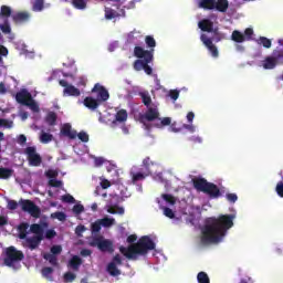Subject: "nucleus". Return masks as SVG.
Masks as SVG:
<instances>
[{"label": "nucleus", "instance_id": "1", "mask_svg": "<svg viewBox=\"0 0 283 283\" xmlns=\"http://www.w3.org/2000/svg\"><path fill=\"white\" fill-rule=\"evenodd\" d=\"M235 214H220L205 220L201 229L202 244H216L227 235V231L233 227Z\"/></svg>", "mask_w": 283, "mask_h": 283}, {"label": "nucleus", "instance_id": "2", "mask_svg": "<svg viewBox=\"0 0 283 283\" xmlns=\"http://www.w3.org/2000/svg\"><path fill=\"white\" fill-rule=\"evenodd\" d=\"M156 249V243L148 235L140 237L136 243L128 245L127 248L120 247V254L127 260L136 261L138 255H147L149 251Z\"/></svg>", "mask_w": 283, "mask_h": 283}, {"label": "nucleus", "instance_id": "3", "mask_svg": "<svg viewBox=\"0 0 283 283\" xmlns=\"http://www.w3.org/2000/svg\"><path fill=\"white\" fill-rule=\"evenodd\" d=\"M134 56L136 59H142V60H136L133 64V67L136 72H140L144 70L145 74L148 76H151L154 74V69L149 66V63L154 61V50H145L142 46H135L134 48Z\"/></svg>", "mask_w": 283, "mask_h": 283}, {"label": "nucleus", "instance_id": "4", "mask_svg": "<svg viewBox=\"0 0 283 283\" xmlns=\"http://www.w3.org/2000/svg\"><path fill=\"white\" fill-rule=\"evenodd\" d=\"M7 202V209H9V211H15V209H19L20 205L24 213H30L32 218H41V208L32 200L20 199L19 202H17V200L8 199Z\"/></svg>", "mask_w": 283, "mask_h": 283}, {"label": "nucleus", "instance_id": "5", "mask_svg": "<svg viewBox=\"0 0 283 283\" xmlns=\"http://www.w3.org/2000/svg\"><path fill=\"white\" fill-rule=\"evenodd\" d=\"M192 185L197 191L207 193L209 198H220V196H222L220 188H218L216 184L207 181L205 178L192 179Z\"/></svg>", "mask_w": 283, "mask_h": 283}, {"label": "nucleus", "instance_id": "6", "mask_svg": "<svg viewBox=\"0 0 283 283\" xmlns=\"http://www.w3.org/2000/svg\"><path fill=\"white\" fill-rule=\"evenodd\" d=\"M15 101L20 105H25V107H30L32 112H39V104L34 102L32 98V94L28 92V90L23 88L15 94Z\"/></svg>", "mask_w": 283, "mask_h": 283}, {"label": "nucleus", "instance_id": "7", "mask_svg": "<svg viewBox=\"0 0 283 283\" xmlns=\"http://www.w3.org/2000/svg\"><path fill=\"white\" fill-rule=\"evenodd\" d=\"M25 258L23 251L17 250L14 247L7 248L6 258L3 260L6 266H14L17 262H21Z\"/></svg>", "mask_w": 283, "mask_h": 283}, {"label": "nucleus", "instance_id": "8", "mask_svg": "<svg viewBox=\"0 0 283 283\" xmlns=\"http://www.w3.org/2000/svg\"><path fill=\"white\" fill-rule=\"evenodd\" d=\"M91 247H97L103 253H114V243L112 241L103 239V237H96L92 240Z\"/></svg>", "mask_w": 283, "mask_h": 283}, {"label": "nucleus", "instance_id": "9", "mask_svg": "<svg viewBox=\"0 0 283 283\" xmlns=\"http://www.w3.org/2000/svg\"><path fill=\"white\" fill-rule=\"evenodd\" d=\"M24 154L28 158L29 165L31 167H41V163H43V158L39 153H36V147L29 146L24 149Z\"/></svg>", "mask_w": 283, "mask_h": 283}, {"label": "nucleus", "instance_id": "10", "mask_svg": "<svg viewBox=\"0 0 283 283\" xmlns=\"http://www.w3.org/2000/svg\"><path fill=\"white\" fill-rule=\"evenodd\" d=\"M200 41L203 43V45H206L207 50H209V52L211 53V56H213V59H218V56H220V53L218 52V46H216V44H213V40H211V38L207 36V34L202 33L200 35Z\"/></svg>", "mask_w": 283, "mask_h": 283}, {"label": "nucleus", "instance_id": "11", "mask_svg": "<svg viewBox=\"0 0 283 283\" xmlns=\"http://www.w3.org/2000/svg\"><path fill=\"white\" fill-rule=\"evenodd\" d=\"M200 41L203 43V45H206L207 50H209V52L211 53V56H213V59H218V56H220V53L218 52V46H216V44H213V40H211V38L207 36V34L202 33L200 35Z\"/></svg>", "mask_w": 283, "mask_h": 283}, {"label": "nucleus", "instance_id": "12", "mask_svg": "<svg viewBox=\"0 0 283 283\" xmlns=\"http://www.w3.org/2000/svg\"><path fill=\"white\" fill-rule=\"evenodd\" d=\"M92 92L97 93V101H99V103H105L106 101H109V92L107 91V88H105V86L97 83L92 88Z\"/></svg>", "mask_w": 283, "mask_h": 283}, {"label": "nucleus", "instance_id": "13", "mask_svg": "<svg viewBox=\"0 0 283 283\" xmlns=\"http://www.w3.org/2000/svg\"><path fill=\"white\" fill-rule=\"evenodd\" d=\"M160 117V112H158V107H148L146 113L142 116V120H147L148 123H153V120H157Z\"/></svg>", "mask_w": 283, "mask_h": 283}, {"label": "nucleus", "instance_id": "14", "mask_svg": "<svg viewBox=\"0 0 283 283\" xmlns=\"http://www.w3.org/2000/svg\"><path fill=\"white\" fill-rule=\"evenodd\" d=\"M24 240H25L24 247H28V249H30L31 251H34V249H36L39 244H41V242L43 241V234L33 235Z\"/></svg>", "mask_w": 283, "mask_h": 283}, {"label": "nucleus", "instance_id": "15", "mask_svg": "<svg viewBox=\"0 0 283 283\" xmlns=\"http://www.w3.org/2000/svg\"><path fill=\"white\" fill-rule=\"evenodd\" d=\"M30 12L20 11L12 15V20L14 23H28V21H30Z\"/></svg>", "mask_w": 283, "mask_h": 283}, {"label": "nucleus", "instance_id": "16", "mask_svg": "<svg viewBox=\"0 0 283 283\" xmlns=\"http://www.w3.org/2000/svg\"><path fill=\"white\" fill-rule=\"evenodd\" d=\"M198 28L201 29V32H213L216 29H213V21L209 19H203L198 22Z\"/></svg>", "mask_w": 283, "mask_h": 283}, {"label": "nucleus", "instance_id": "17", "mask_svg": "<svg viewBox=\"0 0 283 283\" xmlns=\"http://www.w3.org/2000/svg\"><path fill=\"white\" fill-rule=\"evenodd\" d=\"M83 103L87 107V109H92L93 112L95 109H98V106L101 105V101H98L92 96L85 97Z\"/></svg>", "mask_w": 283, "mask_h": 283}, {"label": "nucleus", "instance_id": "18", "mask_svg": "<svg viewBox=\"0 0 283 283\" xmlns=\"http://www.w3.org/2000/svg\"><path fill=\"white\" fill-rule=\"evenodd\" d=\"M81 264H83V259L78 255H73L67 264L69 269H72V271H78L81 269Z\"/></svg>", "mask_w": 283, "mask_h": 283}, {"label": "nucleus", "instance_id": "19", "mask_svg": "<svg viewBox=\"0 0 283 283\" xmlns=\"http://www.w3.org/2000/svg\"><path fill=\"white\" fill-rule=\"evenodd\" d=\"M61 135L74 140L76 138V130H72V125L64 124L61 128Z\"/></svg>", "mask_w": 283, "mask_h": 283}, {"label": "nucleus", "instance_id": "20", "mask_svg": "<svg viewBox=\"0 0 283 283\" xmlns=\"http://www.w3.org/2000/svg\"><path fill=\"white\" fill-rule=\"evenodd\" d=\"M262 67H263V70H275V67H277V62L275 61L273 55L272 56H266L262 61Z\"/></svg>", "mask_w": 283, "mask_h": 283}, {"label": "nucleus", "instance_id": "21", "mask_svg": "<svg viewBox=\"0 0 283 283\" xmlns=\"http://www.w3.org/2000/svg\"><path fill=\"white\" fill-rule=\"evenodd\" d=\"M214 10L217 12H227L229 10V0H214Z\"/></svg>", "mask_w": 283, "mask_h": 283}, {"label": "nucleus", "instance_id": "22", "mask_svg": "<svg viewBox=\"0 0 283 283\" xmlns=\"http://www.w3.org/2000/svg\"><path fill=\"white\" fill-rule=\"evenodd\" d=\"M127 111L125 109H119L116 114H115V119L113 120V125H116V123H127Z\"/></svg>", "mask_w": 283, "mask_h": 283}, {"label": "nucleus", "instance_id": "23", "mask_svg": "<svg viewBox=\"0 0 283 283\" xmlns=\"http://www.w3.org/2000/svg\"><path fill=\"white\" fill-rule=\"evenodd\" d=\"M29 227L30 226L28 223H25V222H22V223L19 224V227H18V232H19L18 238L20 240H25L28 238V229H29Z\"/></svg>", "mask_w": 283, "mask_h": 283}, {"label": "nucleus", "instance_id": "24", "mask_svg": "<svg viewBox=\"0 0 283 283\" xmlns=\"http://www.w3.org/2000/svg\"><path fill=\"white\" fill-rule=\"evenodd\" d=\"M216 0H200L198 2V8L201 10H214Z\"/></svg>", "mask_w": 283, "mask_h": 283}, {"label": "nucleus", "instance_id": "25", "mask_svg": "<svg viewBox=\"0 0 283 283\" xmlns=\"http://www.w3.org/2000/svg\"><path fill=\"white\" fill-rule=\"evenodd\" d=\"M63 92H64V96H81V90L76 88L72 84H69Z\"/></svg>", "mask_w": 283, "mask_h": 283}, {"label": "nucleus", "instance_id": "26", "mask_svg": "<svg viewBox=\"0 0 283 283\" xmlns=\"http://www.w3.org/2000/svg\"><path fill=\"white\" fill-rule=\"evenodd\" d=\"M272 56L274 57V61L276 62L277 65H283V48H276L272 52Z\"/></svg>", "mask_w": 283, "mask_h": 283}, {"label": "nucleus", "instance_id": "27", "mask_svg": "<svg viewBox=\"0 0 283 283\" xmlns=\"http://www.w3.org/2000/svg\"><path fill=\"white\" fill-rule=\"evenodd\" d=\"M107 213H112V216H124L125 208L118 206H108Z\"/></svg>", "mask_w": 283, "mask_h": 283}, {"label": "nucleus", "instance_id": "28", "mask_svg": "<svg viewBox=\"0 0 283 283\" xmlns=\"http://www.w3.org/2000/svg\"><path fill=\"white\" fill-rule=\"evenodd\" d=\"M231 41H234V43H244L245 38H244V33L234 30L231 34Z\"/></svg>", "mask_w": 283, "mask_h": 283}, {"label": "nucleus", "instance_id": "29", "mask_svg": "<svg viewBox=\"0 0 283 283\" xmlns=\"http://www.w3.org/2000/svg\"><path fill=\"white\" fill-rule=\"evenodd\" d=\"M106 271L112 275V277H118V275H120V270L114 263H108Z\"/></svg>", "mask_w": 283, "mask_h": 283}, {"label": "nucleus", "instance_id": "30", "mask_svg": "<svg viewBox=\"0 0 283 283\" xmlns=\"http://www.w3.org/2000/svg\"><path fill=\"white\" fill-rule=\"evenodd\" d=\"M13 174L12 168H0V180H8V178H12Z\"/></svg>", "mask_w": 283, "mask_h": 283}, {"label": "nucleus", "instance_id": "31", "mask_svg": "<svg viewBox=\"0 0 283 283\" xmlns=\"http://www.w3.org/2000/svg\"><path fill=\"white\" fill-rule=\"evenodd\" d=\"M139 96L145 107H151V95H149V92H142Z\"/></svg>", "mask_w": 283, "mask_h": 283}, {"label": "nucleus", "instance_id": "32", "mask_svg": "<svg viewBox=\"0 0 283 283\" xmlns=\"http://www.w3.org/2000/svg\"><path fill=\"white\" fill-rule=\"evenodd\" d=\"M56 113L54 112H49L45 116V123L50 125V127H54L56 125Z\"/></svg>", "mask_w": 283, "mask_h": 283}, {"label": "nucleus", "instance_id": "33", "mask_svg": "<svg viewBox=\"0 0 283 283\" xmlns=\"http://www.w3.org/2000/svg\"><path fill=\"white\" fill-rule=\"evenodd\" d=\"M212 39L211 41H214V43H220V41H224V39H227V35L222 32H219L218 29H214L212 31Z\"/></svg>", "mask_w": 283, "mask_h": 283}, {"label": "nucleus", "instance_id": "34", "mask_svg": "<svg viewBox=\"0 0 283 283\" xmlns=\"http://www.w3.org/2000/svg\"><path fill=\"white\" fill-rule=\"evenodd\" d=\"M53 139H54V135L53 134L42 132L41 135H40V142L43 145H48V143H52Z\"/></svg>", "mask_w": 283, "mask_h": 283}, {"label": "nucleus", "instance_id": "35", "mask_svg": "<svg viewBox=\"0 0 283 283\" xmlns=\"http://www.w3.org/2000/svg\"><path fill=\"white\" fill-rule=\"evenodd\" d=\"M44 260H46L52 266H59V259L55 254L46 253L43 255Z\"/></svg>", "mask_w": 283, "mask_h": 283}, {"label": "nucleus", "instance_id": "36", "mask_svg": "<svg viewBox=\"0 0 283 283\" xmlns=\"http://www.w3.org/2000/svg\"><path fill=\"white\" fill-rule=\"evenodd\" d=\"M130 176L133 185H136V182H140V180H145V178H147V175L143 172H130Z\"/></svg>", "mask_w": 283, "mask_h": 283}, {"label": "nucleus", "instance_id": "37", "mask_svg": "<svg viewBox=\"0 0 283 283\" xmlns=\"http://www.w3.org/2000/svg\"><path fill=\"white\" fill-rule=\"evenodd\" d=\"M87 1L90 0H72V6L76 8V10H85L87 8Z\"/></svg>", "mask_w": 283, "mask_h": 283}, {"label": "nucleus", "instance_id": "38", "mask_svg": "<svg viewBox=\"0 0 283 283\" xmlns=\"http://www.w3.org/2000/svg\"><path fill=\"white\" fill-rule=\"evenodd\" d=\"M45 8V1L44 0H34L32 10L33 12H41Z\"/></svg>", "mask_w": 283, "mask_h": 283}, {"label": "nucleus", "instance_id": "39", "mask_svg": "<svg viewBox=\"0 0 283 283\" xmlns=\"http://www.w3.org/2000/svg\"><path fill=\"white\" fill-rule=\"evenodd\" d=\"M256 43L259 45H263V48H266L269 50V48H271L272 45V42L269 38L266 36H260L258 40H256Z\"/></svg>", "mask_w": 283, "mask_h": 283}, {"label": "nucleus", "instance_id": "40", "mask_svg": "<svg viewBox=\"0 0 283 283\" xmlns=\"http://www.w3.org/2000/svg\"><path fill=\"white\" fill-rule=\"evenodd\" d=\"M99 222L102 227L109 228V227H113V224H116V219L105 217L101 219Z\"/></svg>", "mask_w": 283, "mask_h": 283}, {"label": "nucleus", "instance_id": "41", "mask_svg": "<svg viewBox=\"0 0 283 283\" xmlns=\"http://www.w3.org/2000/svg\"><path fill=\"white\" fill-rule=\"evenodd\" d=\"M116 17H118V13L114 9L105 8V19L112 21V19H116Z\"/></svg>", "mask_w": 283, "mask_h": 283}, {"label": "nucleus", "instance_id": "42", "mask_svg": "<svg viewBox=\"0 0 283 283\" xmlns=\"http://www.w3.org/2000/svg\"><path fill=\"white\" fill-rule=\"evenodd\" d=\"M1 17H4L6 19L12 17V8L8 6H2L0 9Z\"/></svg>", "mask_w": 283, "mask_h": 283}, {"label": "nucleus", "instance_id": "43", "mask_svg": "<svg viewBox=\"0 0 283 283\" xmlns=\"http://www.w3.org/2000/svg\"><path fill=\"white\" fill-rule=\"evenodd\" d=\"M51 218H55V220H59L60 222H65L67 216L65 214V212L57 211L52 213Z\"/></svg>", "mask_w": 283, "mask_h": 283}, {"label": "nucleus", "instance_id": "44", "mask_svg": "<svg viewBox=\"0 0 283 283\" xmlns=\"http://www.w3.org/2000/svg\"><path fill=\"white\" fill-rule=\"evenodd\" d=\"M197 280L199 283H210L207 272H199L197 275Z\"/></svg>", "mask_w": 283, "mask_h": 283}, {"label": "nucleus", "instance_id": "45", "mask_svg": "<svg viewBox=\"0 0 283 283\" xmlns=\"http://www.w3.org/2000/svg\"><path fill=\"white\" fill-rule=\"evenodd\" d=\"M145 43L147 48H150V50H154V48H156V40L151 35H147L145 38Z\"/></svg>", "mask_w": 283, "mask_h": 283}, {"label": "nucleus", "instance_id": "46", "mask_svg": "<svg viewBox=\"0 0 283 283\" xmlns=\"http://www.w3.org/2000/svg\"><path fill=\"white\" fill-rule=\"evenodd\" d=\"M163 200H165L168 205H176V197L169 193L161 195Z\"/></svg>", "mask_w": 283, "mask_h": 283}, {"label": "nucleus", "instance_id": "47", "mask_svg": "<svg viewBox=\"0 0 283 283\" xmlns=\"http://www.w3.org/2000/svg\"><path fill=\"white\" fill-rule=\"evenodd\" d=\"M76 136L82 143H90V135L84 130L80 132L78 134L76 133Z\"/></svg>", "mask_w": 283, "mask_h": 283}, {"label": "nucleus", "instance_id": "48", "mask_svg": "<svg viewBox=\"0 0 283 283\" xmlns=\"http://www.w3.org/2000/svg\"><path fill=\"white\" fill-rule=\"evenodd\" d=\"M63 280L64 282H74V280H76V274H74L73 272H66L63 274Z\"/></svg>", "mask_w": 283, "mask_h": 283}, {"label": "nucleus", "instance_id": "49", "mask_svg": "<svg viewBox=\"0 0 283 283\" xmlns=\"http://www.w3.org/2000/svg\"><path fill=\"white\" fill-rule=\"evenodd\" d=\"M31 231L32 233H35V235H43V228H41L40 224H36V223L32 224Z\"/></svg>", "mask_w": 283, "mask_h": 283}, {"label": "nucleus", "instance_id": "50", "mask_svg": "<svg viewBox=\"0 0 283 283\" xmlns=\"http://www.w3.org/2000/svg\"><path fill=\"white\" fill-rule=\"evenodd\" d=\"M0 30L3 34H10L12 32V28H10V23L6 21L3 24H0Z\"/></svg>", "mask_w": 283, "mask_h": 283}, {"label": "nucleus", "instance_id": "51", "mask_svg": "<svg viewBox=\"0 0 283 283\" xmlns=\"http://www.w3.org/2000/svg\"><path fill=\"white\" fill-rule=\"evenodd\" d=\"M49 185L50 187H54L55 189H61V187H63V181L59 179H50Z\"/></svg>", "mask_w": 283, "mask_h": 283}, {"label": "nucleus", "instance_id": "52", "mask_svg": "<svg viewBox=\"0 0 283 283\" xmlns=\"http://www.w3.org/2000/svg\"><path fill=\"white\" fill-rule=\"evenodd\" d=\"M85 231H87V228H85L83 224H80L75 228V234L77 238H83V233H85Z\"/></svg>", "mask_w": 283, "mask_h": 283}, {"label": "nucleus", "instance_id": "53", "mask_svg": "<svg viewBox=\"0 0 283 283\" xmlns=\"http://www.w3.org/2000/svg\"><path fill=\"white\" fill-rule=\"evenodd\" d=\"M103 224L101 223V220L95 221L94 223H92L91 229L93 233H98L101 232Z\"/></svg>", "mask_w": 283, "mask_h": 283}, {"label": "nucleus", "instance_id": "54", "mask_svg": "<svg viewBox=\"0 0 283 283\" xmlns=\"http://www.w3.org/2000/svg\"><path fill=\"white\" fill-rule=\"evenodd\" d=\"M63 248L61 245H53L51 248V255H61Z\"/></svg>", "mask_w": 283, "mask_h": 283}, {"label": "nucleus", "instance_id": "55", "mask_svg": "<svg viewBox=\"0 0 283 283\" xmlns=\"http://www.w3.org/2000/svg\"><path fill=\"white\" fill-rule=\"evenodd\" d=\"M62 202H67L69 205H74L76 199L72 197V195H64L62 196Z\"/></svg>", "mask_w": 283, "mask_h": 283}, {"label": "nucleus", "instance_id": "56", "mask_svg": "<svg viewBox=\"0 0 283 283\" xmlns=\"http://www.w3.org/2000/svg\"><path fill=\"white\" fill-rule=\"evenodd\" d=\"M243 35H244L245 41H251L253 39V30L251 28H247L244 30Z\"/></svg>", "mask_w": 283, "mask_h": 283}, {"label": "nucleus", "instance_id": "57", "mask_svg": "<svg viewBox=\"0 0 283 283\" xmlns=\"http://www.w3.org/2000/svg\"><path fill=\"white\" fill-rule=\"evenodd\" d=\"M164 216H166V218H170V220H174V218H176V213H174V210L167 207L164 208Z\"/></svg>", "mask_w": 283, "mask_h": 283}, {"label": "nucleus", "instance_id": "58", "mask_svg": "<svg viewBox=\"0 0 283 283\" xmlns=\"http://www.w3.org/2000/svg\"><path fill=\"white\" fill-rule=\"evenodd\" d=\"M83 211H85V207H83V205H75L73 207V213H75V216H81Z\"/></svg>", "mask_w": 283, "mask_h": 283}, {"label": "nucleus", "instance_id": "59", "mask_svg": "<svg viewBox=\"0 0 283 283\" xmlns=\"http://www.w3.org/2000/svg\"><path fill=\"white\" fill-rule=\"evenodd\" d=\"M167 125H171V118L164 117L159 124H156V127H166Z\"/></svg>", "mask_w": 283, "mask_h": 283}, {"label": "nucleus", "instance_id": "60", "mask_svg": "<svg viewBox=\"0 0 283 283\" xmlns=\"http://www.w3.org/2000/svg\"><path fill=\"white\" fill-rule=\"evenodd\" d=\"M275 192L277 193L279 198H283V182L279 181L275 187Z\"/></svg>", "mask_w": 283, "mask_h": 283}, {"label": "nucleus", "instance_id": "61", "mask_svg": "<svg viewBox=\"0 0 283 283\" xmlns=\"http://www.w3.org/2000/svg\"><path fill=\"white\" fill-rule=\"evenodd\" d=\"M99 185L102 189H109L112 187V182L105 178H101Z\"/></svg>", "mask_w": 283, "mask_h": 283}, {"label": "nucleus", "instance_id": "62", "mask_svg": "<svg viewBox=\"0 0 283 283\" xmlns=\"http://www.w3.org/2000/svg\"><path fill=\"white\" fill-rule=\"evenodd\" d=\"M169 96L172 101H178L179 96H180V91L178 90H170L169 91Z\"/></svg>", "mask_w": 283, "mask_h": 283}, {"label": "nucleus", "instance_id": "63", "mask_svg": "<svg viewBox=\"0 0 283 283\" xmlns=\"http://www.w3.org/2000/svg\"><path fill=\"white\" fill-rule=\"evenodd\" d=\"M53 273H54V269H52L50 266H46V268L42 269V275L44 277H48V276L52 275Z\"/></svg>", "mask_w": 283, "mask_h": 283}, {"label": "nucleus", "instance_id": "64", "mask_svg": "<svg viewBox=\"0 0 283 283\" xmlns=\"http://www.w3.org/2000/svg\"><path fill=\"white\" fill-rule=\"evenodd\" d=\"M46 240H53V238H56V231L49 229L45 232Z\"/></svg>", "mask_w": 283, "mask_h": 283}]
</instances>
